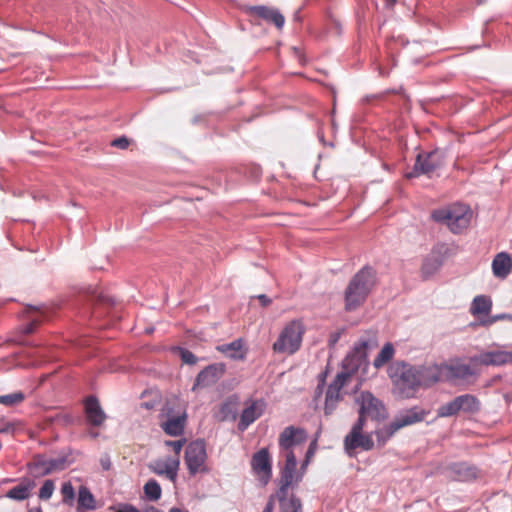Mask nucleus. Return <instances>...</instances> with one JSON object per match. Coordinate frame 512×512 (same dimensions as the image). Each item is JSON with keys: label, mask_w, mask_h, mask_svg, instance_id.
I'll use <instances>...</instances> for the list:
<instances>
[{"label": "nucleus", "mask_w": 512, "mask_h": 512, "mask_svg": "<svg viewBox=\"0 0 512 512\" xmlns=\"http://www.w3.org/2000/svg\"><path fill=\"white\" fill-rule=\"evenodd\" d=\"M376 283V273L371 267L365 266L350 280L345 290V309L356 310L361 306Z\"/></svg>", "instance_id": "f257e3e1"}, {"label": "nucleus", "mask_w": 512, "mask_h": 512, "mask_svg": "<svg viewBox=\"0 0 512 512\" xmlns=\"http://www.w3.org/2000/svg\"><path fill=\"white\" fill-rule=\"evenodd\" d=\"M306 328L302 319H293L287 322L279 332L272 350L275 354L293 355L302 346Z\"/></svg>", "instance_id": "f03ea898"}, {"label": "nucleus", "mask_w": 512, "mask_h": 512, "mask_svg": "<svg viewBox=\"0 0 512 512\" xmlns=\"http://www.w3.org/2000/svg\"><path fill=\"white\" fill-rule=\"evenodd\" d=\"M431 217L434 221L446 225L451 232L458 234L469 226L472 212L468 206L453 204L433 210Z\"/></svg>", "instance_id": "7ed1b4c3"}, {"label": "nucleus", "mask_w": 512, "mask_h": 512, "mask_svg": "<svg viewBox=\"0 0 512 512\" xmlns=\"http://www.w3.org/2000/svg\"><path fill=\"white\" fill-rule=\"evenodd\" d=\"M377 346L376 333L372 331L366 332L354 344L352 351L343 359L342 367L344 371L341 373H349L350 377L352 373L357 371L366 362L368 351L375 349Z\"/></svg>", "instance_id": "20e7f679"}, {"label": "nucleus", "mask_w": 512, "mask_h": 512, "mask_svg": "<svg viewBox=\"0 0 512 512\" xmlns=\"http://www.w3.org/2000/svg\"><path fill=\"white\" fill-rule=\"evenodd\" d=\"M285 464L280 471V486L277 491V498L280 502L286 500L288 489L299 484L303 478V472H297V460L294 452L284 455Z\"/></svg>", "instance_id": "39448f33"}, {"label": "nucleus", "mask_w": 512, "mask_h": 512, "mask_svg": "<svg viewBox=\"0 0 512 512\" xmlns=\"http://www.w3.org/2000/svg\"><path fill=\"white\" fill-rule=\"evenodd\" d=\"M161 428L170 436H179L183 433L186 423V413L179 406L167 402L160 413Z\"/></svg>", "instance_id": "423d86ee"}, {"label": "nucleus", "mask_w": 512, "mask_h": 512, "mask_svg": "<svg viewBox=\"0 0 512 512\" xmlns=\"http://www.w3.org/2000/svg\"><path fill=\"white\" fill-rule=\"evenodd\" d=\"M428 415V411L418 407L414 406L409 409L401 410L394 419L384 427V429L377 433V435H380L382 433H385L386 438H390L394 435L398 430L410 426L419 422H422L425 417Z\"/></svg>", "instance_id": "0eeeda50"}, {"label": "nucleus", "mask_w": 512, "mask_h": 512, "mask_svg": "<svg viewBox=\"0 0 512 512\" xmlns=\"http://www.w3.org/2000/svg\"><path fill=\"white\" fill-rule=\"evenodd\" d=\"M356 402L360 406L358 420H362V424L365 423L366 418L378 421L386 417L385 406L372 393L362 392L356 398Z\"/></svg>", "instance_id": "6e6552de"}, {"label": "nucleus", "mask_w": 512, "mask_h": 512, "mask_svg": "<svg viewBox=\"0 0 512 512\" xmlns=\"http://www.w3.org/2000/svg\"><path fill=\"white\" fill-rule=\"evenodd\" d=\"M207 452L204 441L196 440L188 444L185 450V463L191 475L207 472Z\"/></svg>", "instance_id": "1a4fd4ad"}, {"label": "nucleus", "mask_w": 512, "mask_h": 512, "mask_svg": "<svg viewBox=\"0 0 512 512\" xmlns=\"http://www.w3.org/2000/svg\"><path fill=\"white\" fill-rule=\"evenodd\" d=\"M390 378L403 388L415 389L419 386L417 367L405 363H395L388 370Z\"/></svg>", "instance_id": "9d476101"}, {"label": "nucleus", "mask_w": 512, "mask_h": 512, "mask_svg": "<svg viewBox=\"0 0 512 512\" xmlns=\"http://www.w3.org/2000/svg\"><path fill=\"white\" fill-rule=\"evenodd\" d=\"M363 428L364 424H362V420H357L349 434L346 435L344 439V448L349 456H353V452L357 448H361L365 451L373 448L374 442L371 436L362 434Z\"/></svg>", "instance_id": "9b49d317"}, {"label": "nucleus", "mask_w": 512, "mask_h": 512, "mask_svg": "<svg viewBox=\"0 0 512 512\" xmlns=\"http://www.w3.org/2000/svg\"><path fill=\"white\" fill-rule=\"evenodd\" d=\"M348 378L349 373H338L334 380L329 384L325 396V415H331L336 409L338 403L342 400L341 389L346 384Z\"/></svg>", "instance_id": "f8f14e48"}, {"label": "nucleus", "mask_w": 512, "mask_h": 512, "mask_svg": "<svg viewBox=\"0 0 512 512\" xmlns=\"http://www.w3.org/2000/svg\"><path fill=\"white\" fill-rule=\"evenodd\" d=\"M225 370L226 366L223 363L208 365L198 373L193 384L192 391H197L216 384L224 375Z\"/></svg>", "instance_id": "ddd939ff"}, {"label": "nucleus", "mask_w": 512, "mask_h": 512, "mask_svg": "<svg viewBox=\"0 0 512 512\" xmlns=\"http://www.w3.org/2000/svg\"><path fill=\"white\" fill-rule=\"evenodd\" d=\"M442 165L440 154L437 151L418 154L413 171L407 173L408 178L417 177L421 174L429 175Z\"/></svg>", "instance_id": "4468645a"}, {"label": "nucleus", "mask_w": 512, "mask_h": 512, "mask_svg": "<svg viewBox=\"0 0 512 512\" xmlns=\"http://www.w3.org/2000/svg\"><path fill=\"white\" fill-rule=\"evenodd\" d=\"M307 433L303 428L288 426L279 436V447L284 455L293 452L294 447L306 442Z\"/></svg>", "instance_id": "2eb2a0df"}, {"label": "nucleus", "mask_w": 512, "mask_h": 512, "mask_svg": "<svg viewBox=\"0 0 512 512\" xmlns=\"http://www.w3.org/2000/svg\"><path fill=\"white\" fill-rule=\"evenodd\" d=\"M251 466L261 483L266 485L272 476L271 459L267 448H262L253 455Z\"/></svg>", "instance_id": "dca6fc26"}, {"label": "nucleus", "mask_w": 512, "mask_h": 512, "mask_svg": "<svg viewBox=\"0 0 512 512\" xmlns=\"http://www.w3.org/2000/svg\"><path fill=\"white\" fill-rule=\"evenodd\" d=\"M180 466L179 457L175 458H166V459H157L151 462L148 466L150 471L159 475L165 476L172 482H175L178 475V470Z\"/></svg>", "instance_id": "f3484780"}, {"label": "nucleus", "mask_w": 512, "mask_h": 512, "mask_svg": "<svg viewBox=\"0 0 512 512\" xmlns=\"http://www.w3.org/2000/svg\"><path fill=\"white\" fill-rule=\"evenodd\" d=\"M265 409V402L263 400H253L247 403L246 408L242 411L238 429L245 431L253 422L261 417Z\"/></svg>", "instance_id": "a211bd4d"}, {"label": "nucleus", "mask_w": 512, "mask_h": 512, "mask_svg": "<svg viewBox=\"0 0 512 512\" xmlns=\"http://www.w3.org/2000/svg\"><path fill=\"white\" fill-rule=\"evenodd\" d=\"M443 381L464 380L474 374L472 368L459 361L450 364H441Z\"/></svg>", "instance_id": "6ab92c4d"}, {"label": "nucleus", "mask_w": 512, "mask_h": 512, "mask_svg": "<svg viewBox=\"0 0 512 512\" xmlns=\"http://www.w3.org/2000/svg\"><path fill=\"white\" fill-rule=\"evenodd\" d=\"M419 386L430 387L439 381H443L442 367L438 364L418 366Z\"/></svg>", "instance_id": "aec40b11"}, {"label": "nucleus", "mask_w": 512, "mask_h": 512, "mask_svg": "<svg viewBox=\"0 0 512 512\" xmlns=\"http://www.w3.org/2000/svg\"><path fill=\"white\" fill-rule=\"evenodd\" d=\"M448 476L455 481H471L478 477L479 470L467 463H456L448 467Z\"/></svg>", "instance_id": "412c9836"}, {"label": "nucleus", "mask_w": 512, "mask_h": 512, "mask_svg": "<svg viewBox=\"0 0 512 512\" xmlns=\"http://www.w3.org/2000/svg\"><path fill=\"white\" fill-rule=\"evenodd\" d=\"M481 365H503L512 361V353L507 351H490L475 356L471 359Z\"/></svg>", "instance_id": "4be33fe9"}, {"label": "nucleus", "mask_w": 512, "mask_h": 512, "mask_svg": "<svg viewBox=\"0 0 512 512\" xmlns=\"http://www.w3.org/2000/svg\"><path fill=\"white\" fill-rule=\"evenodd\" d=\"M491 266L496 278L505 279L512 271V256L507 252H500L494 256Z\"/></svg>", "instance_id": "5701e85b"}, {"label": "nucleus", "mask_w": 512, "mask_h": 512, "mask_svg": "<svg viewBox=\"0 0 512 512\" xmlns=\"http://www.w3.org/2000/svg\"><path fill=\"white\" fill-rule=\"evenodd\" d=\"M68 466L66 457H59L53 459H37L33 467L39 470L41 476L49 475L53 472L64 470Z\"/></svg>", "instance_id": "b1692460"}, {"label": "nucleus", "mask_w": 512, "mask_h": 512, "mask_svg": "<svg viewBox=\"0 0 512 512\" xmlns=\"http://www.w3.org/2000/svg\"><path fill=\"white\" fill-rule=\"evenodd\" d=\"M249 11L251 14L258 16L259 18H262L269 23H273L278 29H281L284 26L285 18L277 9L266 6H252L249 8Z\"/></svg>", "instance_id": "393cba45"}, {"label": "nucleus", "mask_w": 512, "mask_h": 512, "mask_svg": "<svg viewBox=\"0 0 512 512\" xmlns=\"http://www.w3.org/2000/svg\"><path fill=\"white\" fill-rule=\"evenodd\" d=\"M85 413L87 420L94 426H100L106 419V415L102 410L99 401L94 396H89L85 401Z\"/></svg>", "instance_id": "a878e982"}, {"label": "nucleus", "mask_w": 512, "mask_h": 512, "mask_svg": "<svg viewBox=\"0 0 512 512\" xmlns=\"http://www.w3.org/2000/svg\"><path fill=\"white\" fill-rule=\"evenodd\" d=\"M216 349L233 360H244L247 355V348L242 338H238L231 343L219 345Z\"/></svg>", "instance_id": "bb28decb"}, {"label": "nucleus", "mask_w": 512, "mask_h": 512, "mask_svg": "<svg viewBox=\"0 0 512 512\" xmlns=\"http://www.w3.org/2000/svg\"><path fill=\"white\" fill-rule=\"evenodd\" d=\"M35 487V482L31 479L24 478L21 480L19 485L11 488L7 494L6 497L9 499L17 500V501H23L30 497L31 491Z\"/></svg>", "instance_id": "cd10ccee"}, {"label": "nucleus", "mask_w": 512, "mask_h": 512, "mask_svg": "<svg viewBox=\"0 0 512 512\" xmlns=\"http://www.w3.org/2000/svg\"><path fill=\"white\" fill-rule=\"evenodd\" d=\"M240 404V399L237 395L229 396L220 406L219 409V418L222 421L228 419H236L238 414V407Z\"/></svg>", "instance_id": "c85d7f7f"}, {"label": "nucleus", "mask_w": 512, "mask_h": 512, "mask_svg": "<svg viewBox=\"0 0 512 512\" xmlns=\"http://www.w3.org/2000/svg\"><path fill=\"white\" fill-rule=\"evenodd\" d=\"M492 308V301L490 297L485 295L476 296L470 306V312L474 316H487Z\"/></svg>", "instance_id": "c756f323"}, {"label": "nucleus", "mask_w": 512, "mask_h": 512, "mask_svg": "<svg viewBox=\"0 0 512 512\" xmlns=\"http://www.w3.org/2000/svg\"><path fill=\"white\" fill-rule=\"evenodd\" d=\"M81 509L84 510H95L96 509V502L93 494L90 492V490L85 487L81 486L79 488L78 492V511Z\"/></svg>", "instance_id": "7c9ffc66"}, {"label": "nucleus", "mask_w": 512, "mask_h": 512, "mask_svg": "<svg viewBox=\"0 0 512 512\" xmlns=\"http://www.w3.org/2000/svg\"><path fill=\"white\" fill-rule=\"evenodd\" d=\"M461 412L475 413L479 410L480 404L478 399L470 394L457 396Z\"/></svg>", "instance_id": "2f4dec72"}, {"label": "nucleus", "mask_w": 512, "mask_h": 512, "mask_svg": "<svg viewBox=\"0 0 512 512\" xmlns=\"http://www.w3.org/2000/svg\"><path fill=\"white\" fill-rule=\"evenodd\" d=\"M394 347L391 343H386L374 359L373 365L375 368H380L393 358Z\"/></svg>", "instance_id": "473e14b6"}, {"label": "nucleus", "mask_w": 512, "mask_h": 512, "mask_svg": "<svg viewBox=\"0 0 512 512\" xmlns=\"http://www.w3.org/2000/svg\"><path fill=\"white\" fill-rule=\"evenodd\" d=\"M143 489H144V494L148 500L157 501L160 499L162 490H161L159 483L156 480H154V479L148 480L145 483Z\"/></svg>", "instance_id": "72a5a7b5"}, {"label": "nucleus", "mask_w": 512, "mask_h": 512, "mask_svg": "<svg viewBox=\"0 0 512 512\" xmlns=\"http://www.w3.org/2000/svg\"><path fill=\"white\" fill-rule=\"evenodd\" d=\"M460 411V406L457 400V397H455L452 401L440 406L437 409V416L440 418H446L456 415Z\"/></svg>", "instance_id": "f704fd0d"}, {"label": "nucleus", "mask_w": 512, "mask_h": 512, "mask_svg": "<svg viewBox=\"0 0 512 512\" xmlns=\"http://www.w3.org/2000/svg\"><path fill=\"white\" fill-rule=\"evenodd\" d=\"M25 400V394L21 391L13 392L7 395H0V404L13 407L19 405Z\"/></svg>", "instance_id": "c9c22d12"}, {"label": "nucleus", "mask_w": 512, "mask_h": 512, "mask_svg": "<svg viewBox=\"0 0 512 512\" xmlns=\"http://www.w3.org/2000/svg\"><path fill=\"white\" fill-rule=\"evenodd\" d=\"M281 512H301L302 505L299 498L294 495L290 497L288 501L281 502Z\"/></svg>", "instance_id": "e433bc0d"}, {"label": "nucleus", "mask_w": 512, "mask_h": 512, "mask_svg": "<svg viewBox=\"0 0 512 512\" xmlns=\"http://www.w3.org/2000/svg\"><path fill=\"white\" fill-rule=\"evenodd\" d=\"M55 489L54 482L52 480H46L39 490V498L42 500H48L52 497Z\"/></svg>", "instance_id": "4c0bfd02"}, {"label": "nucleus", "mask_w": 512, "mask_h": 512, "mask_svg": "<svg viewBox=\"0 0 512 512\" xmlns=\"http://www.w3.org/2000/svg\"><path fill=\"white\" fill-rule=\"evenodd\" d=\"M499 320H510V321H512V315L511 314H506V313L497 314V315H494V316L489 317L487 319H481L480 320V325H482V326H490V325H492L493 323H495V322H497Z\"/></svg>", "instance_id": "58836bf2"}, {"label": "nucleus", "mask_w": 512, "mask_h": 512, "mask_svg": "<svg viewBox=\"0 0 512 512\" xmlns=\"http://www.w3.org/2000/svg\"><path fill=\"white\" fill-rule=\"evenodd\" d=\"M61 493L63 495V501L68 502L74 499L75 491L71 482H65L61 487Z\"/></svg>", "instance_id": "ea45409f"}, {"label": "nucleus", "mask_w": 512, "mask_h": 512, "mask_svg": "<svg viewBox=\"0 0 512 512\" xmlns=\"http://www.w3.org/2000/svg\"><path fill=\"white\" fill-rule=\"evenodd\" d=\"M181 359L186 364H195L197 362V357L189 350L181 349L180 351Z\"/></svg>", "instance_id": "a19ab883"}, {"label": "nucleus", "mask_w": 512, "mask_h": 512, "mask_svg": "<svg viewBox=\"0 0 512 512\" xmlns=\"http://www.w3.org/2000/svg\"><path fill=\"white\" fill-rule=\"evenodd\" d=\"M185 444V440H175V441H165V445L171 447L176 453V457H179V453L181 452L183 446Z\"/></svg>", "instance_id": "79ce46f5"}, {"label": "nucleus", "mask_w": 512, "mask_h": 512, "mask_svg": "<svg viewBox=\"0 0 512 512\" xmlns=\"http://www.w3.org/2000/svg\"><path fill=\"white\" fill-rule=\"evenodd\" d=\"M111 145L119 149H126L129 146V140L127 137L122 136L113 140Z\"/></svg>", "instance_id": "37998d69"}, {"label": "nucleus", "mask_w": 512, "mask_h": 512, "mask_svg": "<svg viewBox=\"0 0 512 512\" xmlns=\"http://www.w3.org/2000/svg\"><path fill=\"white\" fill-rule=\"evenodd\" d=\"M117 512H141V511L131 504H122L119 506Z\"/></svg>", "instance_id": "c03bdc74"}, {"label": "nucleus", "mask_w": 512, "mask_h": 512, "mask_svg": "<svg viewBox=\"0 0 512 512\" xmlns=\"http://www.w3.org/2000/svg\"><path fill=\"white\" fill-rule=\"evenodd\" d=\"M275 507V496L271 495L262 512H273Z\"/></svg>", "instance_id": "a18cd8bd"}, {"label": "nucleus", "mask_w": 512, "mask_h": 512, "mask_svg": "<svg viewBox=\"0 0 512 512\" xmlns=\"http://www.w3.org/2000/svg\"><path fill=\"white\" fill-rule=\"evenodd\" d=\"M39 320L33 319L30 323H28L24 328V333L30 334L34 331L35 327L38 325Z\"/></svg>", "instance_id": "49530a36"}, {"label": "nucleus", "mask_w": 512, "mask_h": 512, "mask_svg": "<svg viewBox=\"0 0 512 512\" xmlns=\"http://www.w3.org/2000/svg\"><path fill=\"white\" fill-rule=\"evenodd\" d=\"M340 336H341L340 332L332 333L329 337V345L334 346L338 342Z\"/></svg>", "instance_id": "de8ad7c7"}, {"label": "nucleus", "mask_w": 512, "mask_h": 512, "mask_svg": "<svg viewBox=\"0 0 512 512\" xmlns=\"http://www.w3.org/2000/svg\"><path fill=\"white\" fill-rule=\"evenodd\" d=\"M258 299L262 306L266 307L271 304V299L267 297L265 294H261L258 296Z\"/></svg>", "instance_id": "09e8293b"}, {"label": "nucleus", "mask_w": 512, "mask_h": 512, "mask_svg": "<svg viewBox=\"0 0 512 512\" xmlns=\"http://www.w3.org/2000/svg\"><path fill=\"white\" fill-rule=\"evenodd\" d=\"M14 430L13 424H7L4 428L0 429V433H8Z\"/></svg>", "instance_id": "8fccbe9b"}, {"label": "nucleus", "mask_w": 512, "mask_h": 512, "mask_svg": "<svg viewBox=\"0 0 512 512\" xmlns=\"http://www.w3.org/2000/svg\"><path fill=\"white\" fill-rule=\"evenodd\" d=\"M141 405L145 409L150 410V409H153L155 407L156 403L155 402H143Z\"/></svg>", "instance_id": "3c124183"}, {"label": "nucleus", "mask_w": 512, "mask_h": 512, "mask_svg": "<svg viewBox=\"0 0 512 512\" xmlns=\"http://www.w3.org/2000/svg\"><path fill=\"white\" fill-rule=\"evenodd\" d=\"M309 463V459L306 458V460L303 462V464L301 465V468H300V471L299 472H303V475L305 474V471H306V467Z\"/></svg>", "instance_id": "603ef678"}, {"label": "nucleus", "mask_w": 512, "mask_h": 512, "mask_svg": "<svg viewBox=\"0 0 512 512\" xmlns=\"http://www.w3.org/2000/svg\"><path fill=\"white\" fill-rule=\"evenodd\" d=\"M169 512H188L187 510L185 509H181V508H178V507H172Z\"/></svg>", "instance_id": "864d4df0"}, {"label": "nucleus", "mask_w": 512, "mask_h": 512, "mask_svg": "<svg viewBox=\"0 0 512 512\" xmlns=\"http://www.w3.org/2000/svg\"><path fill=\"white\" fill-rule=\"evenodd\" d=\"M145 512H162L161 510L157 509L156 507H149L145 510Z\"/></svg>", "instance_id": "5fc2aeb1"}, {"label": "nucleus", "mask_w": 512, "mask_h": 512, "mask_svg": "<svg viewBox=\"0 0 512 512\" xmlns=\"http://www.w3.org/2000/svg\"><path fill=\"white\" fill-rule=\"evenodd\" d=\"M323 384H319L316 389V393L320 394L322 390Z\"/></svg>", "instance_id": "6e6d98bb"}, {"label": "nucleus", "mask_w": 512, "mask_h": 512, "mask_svg": "<svg viewBox=\"0 0 512 512\" xmlns=\"http://www.w3.org/2000/svg\"><path fill=\"white\" fill-rule=\"evenodd\" d=\"M28 512H42L40 508L31 509Z\"/></svg>", "instance_id": "4d7b16f0"}, {"label": "nucleus", "mask_w": 512, "mask_h": 512, "mask_svg": "<svg viewBox=\"0 0 512 512\" xmlns=\"http://www.w3.org/2000/svg\"><path fill=\"white\" fill-rule=\"evenodd\" d=\"M312 453H313V452H312V450H311V449H309V450H308V452H307V458H308V459H309L310 455H312Z\"/></svg>", "instance_id": "13d9d810"}, {"label": "nucleus", "mask_w": 512, "mask_h": 512, "mask_svg": "<svg viewBox=\"0 0 512 512\" xmlns=\"http://www.w3.org/2000/svg\"><path fill=\"white\" fill-rule=\"evenodd\" d=\"M109 466H110V464L107 463V465H104L103 467H104V469H109Z\"/></svg>", "instance_id": "bf43d9fd"}]
</instances>
